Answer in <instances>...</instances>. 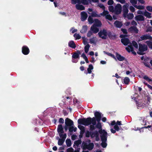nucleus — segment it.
Returning <instances> with one entry per match:
<instances>
[{
  "label": "nucleus",
  "mask_w": 152,
  "mask_h": 152,
  "mask_svg": "<svg viewBox=\"0 0 152 152\" xmlns=\"http://www.w3.org/2000/svg\"><path fill=\"white\" fill-rule=\"evenodd\" d=\"M126 50L129 53L131 52L134 55H136V53L134 50V48L132 45L128 46V47L126 48Z\"/></svg>",
  "instance_id": "1a4fd4ad"
},
{
  "label": "nucleus",
  "mask_w": 152,
  "mask_h": 152,
  "mask_svg": "<svg viewBox=\"0 0 152 152\" xmlns=\"http://www.w3.org/2000/svg\"><path fill=\"white\" fill-rule=\"evenodd\" d=\"M97 12L96 11H93L91 13V15L92 17H100L99 15H98L97 14Z\"/></svg>",
  "instance_id": "2f4dec72"
},
{
  "label": "nucleus",
  "mask_w": 152,
  "mask_h": 152,
  "mask_svg": "<svg viewBox=\"0 0 152 152\" xmlns=\"http://www.w3.org/2000/svg\"><path fill=\"white\" fill-rule=\"evenodd\" d=\"M99 133L102 135H100L101 140L102 142H107V133L104 130H99Z\"/></svg>",
  "instance_id": "7ed1b4c3"
},
{
  "label": "nucleus",
  "mask_w": 152,
  "mask_h": 152,
  "mask_svg": "<svg viewBox=\"0 0 152 152\" xmlns=\"http://www.w3.org/2000/svg\"><path fill=\"white\" fill-rule=\"evenodd\" d=\"M145 43L147 44V46L151 49H152V42L150 41H147Z\"/></svg>",
  "instance_id": "72a5a7b5"
},
{
  "label": "nucleus",
  "mask_w": 152,
  "mask_h": 152,
  "mask_svg": "<svg viewBox=\"0 0 152 152\" xmlns=\"http://www.w3.org/2000/svg\"><path fill=\"white\" fill-rule=\"evenodd\" d=\"M81 54V52L79 50H77L76 52L74 53L72 56V57L75 59L79 58V55Z\"/></svg>",
  "instance_id": "a211bd4d"
},
{
  "label": "nucleus",
  "mask_w": 152,
  "mask_h": 152,
  "mask_svg": "<svg viewBox=\"0 0 152 152\" xmlns=\"http://www.w3.org/2000/svg\"><path fill=\"white\" fill-rule=\"evenodd\" d=\"M109 14V12L107 10H104L103 12L102 13H101L100 14V16H106V15Z\"/></svg>",
  "instance_id": "a19ab883"
},
{
  "label": "nucleus",
  "mask_w": 152,
  "mask_h": 152,
  "mask_svg": "<svg viewBox=\"0 0 152 152\" xmlns=\"http://www.w3.org/2000/svg\"><path fill=\"white\" fill-rule=\"evenodd\" d=\"M148 47L147 45L145 44H139V52H137V53L140 55H143L145 54L144 53L148 50Z\"/></svg>",
  "instance_id": "f03ea898"
},
{
  "label": "nucleus",
  "mask_w": 152,
  "mask_h": 152,
  "mask_svg": "<svg viewBox=\"0 0 152 152\" xmlns=\"http://www.w3.org/2000/svg\"><path fill=\"white\" fill-rule=\"evenodd\" d=\"M63 133L59 134V136L61 138V139L65 140L66 137V133H64V134H63Z\"/></svg>",
  "instance_id": "f704fd0d"
},
{
  "label": "nucleus",
  "mask_w": 152,
  "mask_h": 152,
  "mask_svg": "<svg viewBox=\"0 0 152 152\" xmlns=\"http://www.w3.org/2000/svg\"><path fill=\"white\" fill-rule=\"evenodd\" d=\"M98 131H95L94 132H91V134L90 135V137L91 138H93L94 137H95V133L96 132H98Z\"/></svg>",
  "instance_id": "bf43d9fd"
},
{
  "label": "nucleus",
  "mask_w": 152,
  "mask_h": 152,
  "mask_svg": "<svg viewBox=\"0 0 152 152\" xmlns=\"http://www.w3.org/2000/svg\"><path fill=\"white\" fill-rule=\"evenodd\" d=\"M121 30L123 32V33L125 34H127V30L125 28H122L121 29Z\"/></svg>",
  "instance_id": "e2e57ef3"
},
{
  "label": "nucleus",
  "mask_w": 152,
  "mask_h": 152,
  "mask_svg": "<svg viewBox=\"0 0 152 152\" xmlns=\"http://www.w3.org/2000/svg\"><path fill=\"white\" fill-rule=\"evenodd\" d=\"M114 128L116 131H118L119 130L121 129L122 128L121 127H120L118 126H117V125H115L114 126Z\"/></svg>",
  "instance_id": "603ef678"
},
{
  "label": "nucleus",
  "mask_w": 152,
  "mask_h": 152,
  "mask_svg": "<svg viewBox=\"0 0 152 152\" xmlns=\"http://www.w3.org/2000/svg\"><path fill=\"white\" fill-rule=\"evenodd\" d=\"M129 6V4L126 3V4L123 6V16L124 18H126V16L128 14L129 10L128 7Z\"/></svg>",
  "instance_id": "423d86ee"
},
{
  "label": "nucleus",
  "mask_w": 152,
  "mask_h": 152,
  "mask_svg": "<svg viewBox=\"0 0 152 152\" xmlns=\"http://www.w3.org/2000/svg\"><path fill=\"white\" fill-rule=\"evenodd\" d=\"M135 19L137 21H143L145 20V18L142 15L136 16Z\"/></svg>",
  "instance_id": "412c9836"
},
{
  "label": "nucleus",
  "mask_w": 152,
  "mask_h": 152,
  "mask_svg": "<svg viewBox=\"0 0 152 152\" xmlns=\"http://www.w3.org/2000/svg\"><path fill=\"white\" fill-rule=\"evenodd\" d=\"M129 10L131 11L132 12H133L135 11V9L133 7L131 6L129 7Z\"/></svg>",
  "instance_id": "69168bd1"
},
{
  "label": "nucleus",
  "mask_w": 152,
  "mask_h": 152,
  "mask_svg": "<svg viewBox=\"0 0 152 152\" xmlns=\"http://www.w3.org/2000/svg\"><path fill=\"white\" fill-rule=\"evenodd\" d=\"M73 122L72 121L68 118H66V119L65 120V125L69 126H73Z\"/></svg>",
  "instance_id": "9b49d317"
},
{
  "label": "nucleus",
  "mask_w": 152,
  "mask_h": 152,
  "mask_svg": "<svg viewBox=\"0 0 152 152\" xmlns=\"http://www.w3.org/2000/svg\"><path fill=\"white\" fill-rule=\"evenodd\" d=\"M122 10V7L121 5L120 4H118L115 7L114 13L115 14L118 15L120 14Z\"/></svg>",
  "instance_id": "39448f33"
},
{
  "label": "nucleus",
  "mask_w": 152,
  "mask_h": 152,
  "mask_svg": "<svg viewBox=\"0 0 152 152\" xmlns=\"http://www.w3.org/2000/svg\"><path fill=\"white\" fill-rule=\"evenodd\" d=\"M68 45L70 48L75 49L76 47V45L73 41H71L68 43Z\"/></svg>",
  "instance_id": "393cba45"
},
{
  "label": "nucleus",
  "mask_w": 152,
  "mask_h": 152,
  "mask_svg": "<svg viewBox=\"0 0 152 152\" xmlns=\"http://www.w3.org/2000/svg\"><path fill=\"white\" fill-rule=\"evenodd\" d=\"M115 55L116 58L118 61H122L125 60V58L124 56H122L117 52L115 53Z\"/></svg>",
  "instance_id": "aec40b11"
},
{
  "label": "nucleus",
  "mask_w": 152,
  "mask_h": 152,
  "mask_svg": "<svg viewBox=\"0 0 152 152\" xmlns=\"http://www.w3.org/2000/svg\"><path fill=\"white\" fill-rule=\"evenodd\" d=\"M66 145L67 147H70L72 144L71 141L70 139H67L66 141Z\"/></svg>",
  "instance_id": "e433bc0d"
},
{
  "label": "nucleus",
  "mask_w": 152,
  "mask_h": 152,
  "mask_svg": "<svg viewBox=\"0 0 152 152\" xmlns=\"http://www.w3.org/2000/svg\"><path fill=\"white\" fill-rule=\"evenodd\" d=\"M149 60V58L146 57H145L144 62H143L144 65L146 67L151 69V66L149 63L148 61Z\"/></svg>",
  "instance_id": "ddd939ff"
},
{
  "label": "nucleus",
  "mask_w": 152,
  "mask_h": 152,
  "mask_svg": "<svg viewBox=\"0 0 152 152\" xmlns=\"http://www.w3.org/2000/svg\"><path fill=\"white\" fill-rule=\"evenodd\" d=\"M99 132H96L95 133V140L96 141H99Z\"/></svg>",
  "instance_id": "79ce46f5"
},
{
  "label": "nucleus",
  "mask_w": 152,
  "mask_h": 152,
  "mask_svg": "<svg viewBox=\"0 0 152 152\" xmlns=\"http://www.w3.org/2000/svg\"><path fill=\"white\" fill-rule=\"evenodd\" d=\"M80 4L81 1L80 0H71V3L73 4H76L77 3Z\"/></svg>",
  "instance_id": "37998d69"
},
{
  "label": "nucleus",
  "mask_w": 152,
  "mask_h": 152,
  "mask_svg": "<svg viewBox=\"0 0 152 152\" xmlns=\"http://www.w3.org/2000/svg\"><path fill=\"white\" fill-rule=\"evenodd\" d=\"M143 15L149 18H151V13L147 12L146 10L143 12Z\"/></svg>",
  "instance_id": "bb28decb"
},
{
  "label": "nucleus",
  "mask_w": 152,
  "mask_h": 152,
  "mask_svg": "<svg viewBox=\"0 0 152 152\" xmlns=\"http://www.w3.org/2000/svg\"><path fill=\"white\" fill-rule=\"evenodd\" d=\"M114 26L117 28H120L123 26V24L121 22L118 20H116L114 23Z\"/></svg>",
  "instance_id": "6ab92c4d"
},
{
  "label": "nucleus",
  "mask_w": 152,
  "mask_h": 152,
  "mask_svg": "<svg viewBox=\"0 0 152 152\" xmlns=\"http://www.w3.org/2000/svg\"><path fill=\"white\" fill-rule=\"evenodd\" d=\"M92 17L91 16H89L88 18V21L89 24H91L93 23L94 21V20H93Z\"/></svg>",
  "instance_id": "4c0bfd02"
},
{
  "label": "nucleus",
  "mask_w": 152,
  "mask_h": 152,
  "mask_svg": "<svg viewBox=\"0 0 152 152\" xmlns=\"http://www.w3.org/2000/svg\"><path fill=\"white\" fill-rule=\"evenodd\" d=\"M90 126H89L90 129L91 131H93L96 128V126H94L95 125H90Z\"/></svg>",
  "instance_id": "6e6d98bb"
},
{
  "label": "nucleus",
  "mask_w": 152,
  "mask_h": 152,
  "mask_svg": "<svg viewBox=\"0 0 152 152\" xmlns=\"http://www.w3.org/2000/svg\"><path fill=\"white\" fill-rule=\"evenodd\" d=\"M98 34L99 37L102 39H106L107 38V32L106 30L105 29L100 30Z\"/></svg>",
  "instance_id": "20e7f679"
},
{
  "label": "nucleus",
  "mask_w": 152,
  "mask_h": 152,
  "mask_svg": "<svg viewBox=\"0 0 152 152\" xmlns=\"http://www.w3.org/2000/svg\"><path fill=\"white\" fill-rule=\"evenodd\" d=\"M152 38L151 37L147 34L143 35L140 37V39L139 41H142L144 40H147L148 39H151Z\"/></svg>",
  "instance_id": "f3484780"
},
{
  "label": "nucleus",
  "mask_w": 152,
  "mask_h": 152,
  "mask_svg": "<svg viewBox=\"0 0 152 152\" xmlns=\"http://www.w3.org/2000/svg\"><path fill=\"white\" fill-rule=\"evenodd\" d=\"M81 141L80 140H77L75 141L74 142V145L73 146V147L74 148H75V145L77 146V147H78L79 145L81 144Z\"/></svg>",
  "instance_id": "c85d7f7f"
},
{
  "label": "nucleus",
  "mask_w": 152,
  "mask_h": 152,
  "mask_svg": "<svg viewBox=\"0 0 152 152\" xmlns=\"http://www.w3.org/2000/svg\"><path fill=\"white\" fill-rule=\"evenodd\" d=\"M77 122L78 124H82L86 126H88L91 124L96 125V124L95 118H91L90 117L87 118H80L78 120Z\"/></svg>",
  "instance_id": "f257e3e1"
},
{
  "label": "nucleus",
  "mask_w": 152,
  "mask_h": 152,
  "mask_svg": "<svg viewBox=\"0 0 152 152\" xmlns=\"http://www.w3.org/2000/svg\"><path fill=\"white\" fill-rule=\"evenodd\" d=\"M64 141L65 140H63L62 139H59L58 140V145H62Z\"/></svg>",
  "instance_id": "49530a36"
},
{
  "label": "nucleus",
  "mask_w": 152,
  "mask_h": 152,
  "mask_svg": "<svg viewBox=\"0 0 152 152\" xmlns=\"http://www.w3.org/2000/svg\"><path fill=\"white\" fill-rule=\"evenodd\" d=\"M95 117H94L95 118V121H100L102 118L101 113L98 111L94 113Z\"/></svg>",
  "instance_id": "6e6552de"
},
{
  "label": "nucleus",
  "mask_w": 152,
  "mask_h": 152,
  "mask_svg": "<svg viewBox=\"0 0 152 152\" xmlns=\"http://www.w3.org/2000/svg\"><path fill=\"white\" fill-rule=\"evenodd\" d=\"M146 9L149 12H152V6H148L146 7Z\"/></svg>",
  "instance_id": "052dcab7"
},
{
  "label": "nucleus",
  "mask_w": 152,
  "mask_h": 152,
  "mask_svg": "<svg viewBox=\"0 0 152 152\" xmlns=\"http://www.w3.org/2000/svg\"><path fill=\"white\" fill-rule=\"evenodd\" d=\"M106 142H102L101 144L103 148H105L107 146V144L106 143Z\"/></svg>",
  "instance_id": "13d9d810"
},
{
  "label": "nucleus",
  "mask_w": 152,
  "mask_h": 152,
  "mask_svg": "<svg viewBox=\"0 0 152 152\" xmlns=\"http://www.w3.org/2000/svg\"><path fill=\"white\" fill-rule=\"evenodd\" d=\"M130 1L133 5L137 4V0H130Z\"/></svg>",
  "instance_id": "680f3d73"
},
{
  "label": "nucleus",
  "mask_w": 152,
  "mask_h": 152,
  "mask_svg": "<svg viewBox=\"0 0 152 152\" xmlns=\"http://www.w3.org/2000/svg\"><path fill=\"white\" fill-rule=\"evenodd\" d=\"M108 10L110 12H114V8L113 6H110L108 7Z\"/></svg>",
  "instance_id": "de8ad7c7"
},
{
  "label": "nucleus",
  "mask_w": 152,
  "mask_h": 152,
  "mask_svg": "<svg viewBox=\"0 0 152 152\" xmlns=\"http://www.w3.org/2000/svg\"><path fill=\"white\" fill-rule=\"evenodd\" d=\"M114 2L113 0H109L107 2V4L108 5H112L113 4Z\"/></svg>",
  "instance_id": "0e129e2a"
},
{
  "label": "nucleus",
  "mask_w": 152,
  "mask_h": 152,
  "mask_svg": "<svg viewBox=\"0 0 152 152\" xmlns=\"http://www.w3.org/2000/svg\"><path fill=\"white\" fill-rule=\"evenodd\" d=\"M77 128H74L72 126H69V130L70 132H72L73 131L75 132L77 130Z\"/></svg>",
  "instance_id": "c756f323"
},
{
  "label": "nucleus",
  "mask_w": 152,
  "mask_h": 152,
  "mask_svg": "<svg viewBox=\"0 0 152 152\" xmlns=\"http://www.w3.org/2000/svg\"><path fill=\"white\" fill-rule=\"evenodd\" d=\"M90 47V45L89 44H87L84 47L85 52L86 53H87Z\"/></svg>",
  "instance_id": "ea45409f"
},
{
  "label": "nucleus",
  "mask_w": 152,
  "mask_h": 152,
  "mask_svg": "<svg viewBox=\"0 0 152 152\" xmlns=\"http://www.w3.org/2000/svg\"><path fill=\"white\" fill-rule=\"evenodd\" d=\"M88 29V26L87 25L83 26H82V28L80 32L81 33H86Z\"/></svg>",
  "instance_id": "a878e982"
},
{
  "label": "nucleus",
  "mask_w": 152,
  "mask_h": 152,
  "mask_svg": "<svg viewBox=\"0 0 152 152\" xmlns=\"http://www.w3.org/2000/svg\"><path fill=\"white\" fill-rule=\"evenodd\" d=\"M75 7L77 10H83L85 9V7L82 5L77 4L75 5Z\"/></svg>",
  "instance_id": "b1692460"
},
{
  "label": "nucleus",
  "mask_w": 152,
  "mask_h": 152,
  "mask_svg": "<svg viewBox=\"0 0 152 152\" xmlns=\"http://www.w3.org/2000/svg\"><path fill=\"white\" fill-rule=\"evenodd\" d=\"M74 37L76 39H79L81 38V37L79 34L75 33L74 35Z\"/></svg>",
  "instance_id": "3c124183"
},
{
  "label": "nucleus",
  "mask_w": 152,
  "mask_h": 152,
  "mask_svg": "<svg viewBox=\"0 0 152 152\" xmlns=\"http://www.w3.org/2000/svg\"><path fill=\"white\" fill-rule=\"evenodd\" d=\"M134 7L139 10H143L144 9V7L142 6L136 5H134Z\"/></svg>",
  "instance_id": "c03bdc74"
},
{
  "label": "nucleus",
  "mask_w": 152,
  "mask_h": 152,
  "mask_svg": "<svg viewBox=\"0 0 152 152\" xmlns=\"http://www.w3.org/2000/svg\"><path fill=\"white\" fill-rule=\"evenodd\" d=\"M133 45L136 48H138V45L137 42L134 41H133L132 42Z\"/></svg>",
  "instance_id": "864d4df0"
},
{
  "label": "nucleus",
  "mask_w": 152,
  "mask_h": 152,
  "mask_svg": "<svg viewBox=\"0 0 152 152\" xmlns=\"http://www.w3.org/2000/svg\"><path fill=\"white\" fill-rule=\"evenodd\" d=\"M121 42L125 46H126L130 43L129 39L128 38H122Z\"/></svg>",
  "instance_id": "f8f14e48"
},
{
  "label": "nucleus",
  "mask_w": 152,
  "mask_h": 152,
  "mask_svg": "<svg viewBox=\"0 0 152 152\" xmlns=\"http://www.w3.org/2000/svg\"><path fill=\"white\" fill-rule=\"evenodd\" d=\"M96 37H93L91 38L90 39L89 41L91 44H95L96 40Z\"/></svg>",
  "instance_id": "58836bf2"
},
{
  "label": "nucleus",
  "mask_w": 152,
  "mask_h": 152,
  "mask_svg": "<svg viewBox=\"0 0 152 152\" xmlns=\"http://www.w3.org/2000/svg\"><path fill=\"white\" fill-rule=\"evenodd\" d=\"M100 121H97V123L96 126V128L99 129V130H102V126L101 123H100Z\"/></svg>",
  "instance_id": "7c9ffc66"
},
{
  "label": "nucleus",
  "mask_w": 152,
  "mask_h": 152,
  "mask_svg": "<svg viewBox=\"0 0 152 152\" xmlns=\"http://www.w3.org/2000/svg\"><path fill=\"white\" fill-rule=\"evenodd\" d=\"M94 23L93 25L97 27H100L102 25L101 21L99 19H94Z\"/></svg>",
  "instance_id": "dca6fc26"
},
{
  "label": "nucleus",
  "mask_w": 152,
  "mask_h": 152,
  "mask_svg": "<svg viewBox=\"0 0 152 152\" xmlns=\"http://www.w3.org/2000/svg\"><path fill=\"white\" fill-rule=\"evenodd\" d=\"M96 27L93 25L91 28V30L93 31L94 33L96 34L99 31V29L97 28Z\"/></svg>",
  "instance_id": "5701e85b"
},
{
  "label": "nucleus",
  "mask_w": 152,
  "mask_h": 152,
  "mask_svg": "<svg viewBox=\"0 0 152 152\" xmlns=\"http://www.w3.org/2000/svg\"><path fill=\"white\" fill-rule=\"evenodd\" d=\"M81 20L83 21H85L88 17V15L87 13L83 11L81 12Z\"/></svg>",
  "instance_id": "2eb2a0df"
},
{
  "label": "nucleus",
  "mask_w": 152,
  "mask_h": 152,
  "mask_svg": "<svg viewBox=\"0 0 152 152\" xmlns=\"http://www.w3.org/2000/svg\"><path fill=\"white\" fill-rule=\"evenodd\" d=\"M107 35L109 37L110 39H115L116 37L115 35L113 34L111 32H109L108 33H107Z\"/></svg>",
  "instance_id": "473e14b6"
},
{
  "label": "nucleus",
  "mask_w": 152,
  "mask_h": 152,
  "mask_svg": "<svg viewBox=\"0 0 152 152\" xmlns=\"http://www.w3.org/2000/svg\"><path fill=\"white\" fill-rule=\"evenodd\" d=\"M129 79L128 77H125L124 79V84L126 85H128L129 84Z\"/></svg>",
  "instance_id": "c9c22d12"
},
{
  "label": "nucleus",
  "mask_w": 152,
  "mask_h": 152,
  "mask_svg": "<svg viewBox=\"0 0 152 152\" xmlns=\"http://www.w3.org/2000/svg\"><path fill=\"white\" fill-rule=\"evenodd\" d=\"M91 132H90L88 131H87L85 133V136L86 137H89L90 136Z\"/></svg>",
  "instance_id": "4d7b16f0"
},
{
  "label": "nucleus",
  "mask_w": 152,
  "mask_h": 152,
  "mask_svg": "<svg viewBox=\"0 0 152 152\" xmlns=\"http://www.w3.org/2000/svg\"><path fill=\"white\" fill-rule=\"evenodd\" d=\"M93 68L94 67L91 64H89L88 66V67L87 69L88 72H87L86 74H87L88 73L89 74L91 73L92 72L91 70H92Z\"/></svg>",
  "instance_id": "cd10ccee"
},
{
  "label": "nucleus",
  "mask_w": 152,
  "mask_h": 152,
  "mask_svg": "<svg viewBox=\"0 0 152 152\" xmlns=\"http://www.w3.org/2000/svg\"><path fill=\"white\" fill-rule=\"evenodd\" d=\"M126 16L128 19H132L133 18L134 16L133 13H129V14H127Z\"/></svg>",
  "instance_id": "a18cd8bd"
},
{
  "label": "nucleus",
  "mask_w": 152,
  "mask_h": 152,
  "mask_svg": "<svg viewBox=\"0 0 152 152\" xmlns=\"http://www.w3.org/2000/svg\"><path fill=\"white\" fill-rule=\"evenodd\" d=\"M73 149L72 148H68L66 150V152H73Z\"/></svg>",
  "instance_id": "774afa93"
},
{
  "label": "nucleus",
  "mask_w": 152,
  "mask_h": 152,
  "mask_svg": "<svg viewBox=\"0 0 152 152\" xmlns=\"http://www.w3.org/2000/svg\"><path fill=\"white\" fill-rule=\"evenodd\" d=\"M129 30L132 32H134L135 34H137L139 32V30L136 26H132L129 28Z\"/></svg>",
  "instance_id": "4468645a"
},
{
  "label": "nucleus",
  "mask_w": 152,
  "mask_h": 152,
  "mask_svg": "<svg viewBox=\"0 0 152 152\" xmlns=\"http://www.w3.org/2000/svg\"><path fill=\"white\" fill-rule=\"evenodd\" d=\"M105 18L106 19L110 21H111L113 20V18L112 16L110 15L109 14L106 15Z\"/></svg>",
  "instance_id": "8fccbe9b"
},
{
  "label": "nucleus",
  "mask_w": 152,
  "mask_h": 152,
  "mask_svg": "<svg viewBox=\"0 0 152 152\" xmlns=\"http://www.w3.org/2000/svg\"><path fill=\"white\" fill-rule=\"evenodd\" d=\"M135 102H136V103L137 105V106L138 107H140L142 105H141V103L138 102L137 101H136Z\"/></svg>",
  "instance_id": "338daca9"
},
{
  "label": "nucleus",
  "mask_w": 152,
  "mask_h": 152,
  "mask_svg": "<svg viewBox=\"0 0 152 152\" xmlns=\"http://www.w3.org/2000/svg\"><path fill=\"white\" fill-rule=\"evenodd\" d=\"M94 146V143L93 142H91L88 144H86L85 145L83 146V149L85 148L89 151H91L93 148Z\"/></svg>",
  "instance_id": "9d476101"
},
{
  "label": "nucleus",
  "mask_w": 152,
  "mask_h": 152,
  "mask_svg": "<svg viewBox=\"0 0 152 152\" xmlns=\"http://www.w3.org/2000/svg\"><path fill=\"white\" fill-rule=\"evenodd\" d=\"M57 132L59 134L64 133V132L63 130V129L61 124H59L58 125L57 128Z\"/></svg>",
  "instance_id": "4be33fe9"
},
{
  "label": "nucleus",
  "mask_w": 152,
  "mask_h": 152,
  "mask_svg": "<svg viewBox=\"0 0 152 152\" xmlns=\"http://www.w3.org/2000/svg\"><path fill=\"white\" fill-rule=\"evenodd\" d=\"M81 3H82L84 5H87L88 4L89 2L87 0H81Z\"/></svg>",
  "instance_id": "09e8293b"
},
{
  "label": "nucleus",
  "mask_w": 152,
  "mask_h": 152,
  "mask_svg": "<svg viewBox=\"0 0 152 152\" xmlns=\"http://www.w3.org/2000/svg\"><path fill=\"white\" fill-rule=\"evenodd\" d=\"M143 79L148 81L150 82L151 81H152V80L151 79H150L149 77L146 75H145L143 77Z\"/></svg>",
  "instance_id": "5fc2aeb1"
},
{
  "label": "nucleus",
  "mask_w": 152,
  "mask_h": 152,
  "mask_svg": "<svg viewBox=\"0 0 152 152\" xmlns=\"http://www.w3.org/2000/svg\"><path fill=\"white\" fill-rule=\"evenodd\" d=\"M22 52L24 55H27L30 52V50L27 46L24 45L22 47Z\"/></svg>",
  "instance_id": "0eeeda50"
}]
</instances>
